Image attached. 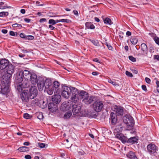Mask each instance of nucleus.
<instances>
[{"mask_svg":"<svg viewBox=\"0 0 159 159\" xmlns=\"http://www.w3.org/2000/svg\"><path fill=\"white\" fill-rule=\"evenodd\" d=\"M52 84V82L50 79L45 78V80L40 77V89L42 87L43 89L44 87V89H46L51 87Z\"/></svg>","mask_w":159,"mask_h":159,"instance_id":"nucleus-1","label":"nucleus"},{"mask_svg":"<svg viewBox=\"0 0 159 159\" xmlns=\"http://www.w3.org/2000/svg\"><path fill=\"white\" fill-rule=\"evenodd\" d=\"M124 122L126 124L129 129H131L134 125V120L133 118L131 116H127L123 117Z\"/></svg>","mask_w":159,"mask_h":159,"instance_id":"nucleus-2","label":"nucleus"},{"mask_svg":"<svg viewBox=\"0 0 159 159\" xmlns=\"http://www.w3.org/2000/svg\"><path fill=\"white\" fill-rule=\"evenodd\" d=\"M62 96L66 98H69L72 92L71 88L66 86H62Z\"/></svg>","mask_w":159,"mask_h":159,"instance_id":"nucleus-3","label":"nucleus"},{"mask_svg":"<svg viewBox=\"0 0 159 159\" xmlns=\"http://www.w3.org/2000/svg\"><path fill=\"white\" fill-rule=\"evenodd\" d=\"M29 94L30 99H33L38 94V91L36 86H31L29 89Z\"/></svg>","mask_w":159,"mask_h":159,"instance_id":"nucleus-4","label":"nucleus"},{"mask_svg":"<svg viewBox=\"0 0 159 159\" xmlns=\"http://www.w3.org/2000/svg\"><path fill=\"white\" fill-rule=\"evenodd\" d=\"M103 107V103L102 101H96L93 104V109L95 111L97 112L101 111Z\"/></svg>","mask_w":159,"mask_h":159,"instance_id":"nucleus-5","label":"nucleus"},{"mask_svg":"<svg viewBox=\"0 0 159 159\" xmlns=\"http://www.w3.org/2000/svg\"><path fill=\"white\" fill-rule=\"evenodd\" d=\"M85 97L83 100V102L86 104H89L95 101L96 98L94 96H89V94L85 96Z\"/></svg>","mask_w":159,"mask_h":159,"instance_id":"nucleus-6","label":"nucleus"},{"mask_svg":"<svg viewBox=\"0 0 159 159\" xmlns=\"http://www.w3.org/2000/svg\"><path fill=\"white\" fill-rule=\"evenodd\" d=\"M147 151L150 154L152 155L155 153L157 151V147L154 144L151 143L148 144L147 147Z\"/></svg>","mask_w":159,"mask_h":159,"instance_id":"nucleus-7","label":"nucleus"},{"mask_svg":"<svg viewBox=\"0 0 159 159\" xmlns=\"http://www.w3.org/2000/svg\"><path fill=\"white\" fill-rule=\"evenodd\" d=\"M11 75L9 73H6L2 76V84H9L10 83V79L11 77Z\"/></svg>","mask_w":159,"mask_h":159,"instance_id":"nucleus-8","label":"nucleus"},{"mask_svg":"<svg viewBox=\"0 0 159 159\" xmlns=\"http://www.w3.org/2000/svg\"><path fill=\"white\" fill-rule=\"evenodd\" d=\"M20 97L22 101L25 102H27L29 98V92L27 90H24L20 94Z\"/></svg>","mask_w":159,"mask_h":159,"instance_id":"nucleus-9","label":"nucleus"},{"mask_svg":"<svg viewBox=\"0 0 159 159\" xmlns=\"http://www.w3.org/2000/svg\"><path fill=\"white\" fill-rule=\"evenodd\" d=\"M61 100V97L59 93H54V95L52 96V101L53 102L58 104L60 103Z\"/></svg>","mask_w":159,"mask_h":159,"instance_id":"nucleus-10","label":"nucleus"},{"mask_svg":"<svg viewBox=\"0 0 159 159\" xmlns=\"http://www.w3.org/2000/svg\"><path fill=\"white\" fill-rule=\"evenodd\" d=\"M72 107V111L74 115H76L80 112L81 108V104H76L75 103L73 105Z\"/></svg>","mask_w":159,"mask_h":159,"instance_id":"nucleus-11","label":"nucleus"},{"mask_svg":"<svg viewBox=\"0 0 159 159\" xmlns=\"http://www.w3.org/2000/svg\"><path fill=\"white\" fill-rule=\"evenodd\" d=\"M71 106L69 102L65 101L61 104L60 109L62 111H66L69 110L71 108Z\"/></svg>","mask_w":159,"mask_h":159,"instance_id":"nucleus-12","label":"nucleus"},{"mask_svg":"<svg viewBox=\"0 0 159 159\" xmlns=\"http://www.w3.org/2000/svg\"><path fill=\"white\" fill-rule=\"evenodd\" d=\"M1 88V91L0 93L3 94H5L9 92L10 90L9 89V84H2Z\"/></svg>","mask_w":159,"mask_h":159,"instance_id":"nucleus-13","label":"nucleus"},{"mask_svg":"<svg viewBox=\"0 0 159 159\" xmlns=\"http://www.w3.org/2000/svg\"><path fill=\"white\" fill-rule=\"evenodd\" d=\"M110 121L112 125H115L117 122V116L113 112H111L110 115Z\"/></svg>","mask_w":159,"mask_h":159,"instance_id":"nucleus-14","label":"nucleus"},{"mask_svg":"<svg viewBox=\"0 0 159 159\" xmlns=\"http://www.w3.org/2000/svg\"><path fill=\"white\" fill-rule=\"evenodd\" d=\"M56 104L52 102L49 103L48 105V108L49 110L52 112L56 111L57 109V106Z\"/></svg>","mask_w":159,"mask_h":159,"instance_id":"nucleus-15","label":"nucleus"},{"mask_svg":"<svg viewBox=\"0 0 159 159\" xmlns=\"http://www.w3.org/2000/svg\"><path fill=\"white\" fill-rule=\"evenodd\" d=\"M116 137L121 140L123 143H127L128 138L125 136L121 133H117L116 135Z\"/></svg>","mask_w":159,"mask_h":159,"instance_id":"nucleus-16","label":"nucleus"},{"mask_svg":"<svg viewBox=\"0 0 159 159\" xmlns=\"http://www.w3.org/2000/svg\"><path fill=\"white\" fill-rule=\"evenodd\" d=\"M116 115L118 116H122L123 114V108L120 106H116L115 108Z\"/></svg>","mask_w":159,"mask_h":159,"instance_id":"nucleus-17","label":"nucleus"},{"mask_svg":"<svg viewBox=\"0 0 159 159\" xmlns=\"http://www.w3.org/2000/svg\"><path fill=\"white\" fill-rule=\"evenodd\" d=\"M0 64L1 65L0 69H3L9 65V61L8 60L6 59H2L0 61Z\"/></svg>","mask_w":159,"mask_h":159,"instance_id":"nucleus-18","label":"nucleus"},{"mask_svg":"<svg viewBox=\"0 0 159 159\" xmlns=\"http://www.w3.org/2000/svg\"><path fill=\"white\" fill-rule=\"evenodd\" d=\"M60 83L57 81H54L52 84V86L54 89V93L60 92V90L58 89Z\"/></svg>","mask_w":159,"mask_h":159,"instance_id":"nucleus-19","label":"nucleus"},{"mask_svg":"<svg viewBox=\"0 0 159 159\" xmlns=\"http://www.w3.org/2000/svg\"><path fill=\"white\" fill-rule=\"evenodd\" d=\"M24 79L23 75L22 74V71H20L16 73V80L18 83H20Z\"/></svg>","mask_w":159,"mask_h":159,"instance_id":"nucleus-20","label":"nucleus"},{"mask_svg":"<svg viewBox=\"0 0 159 159\" xmlns=\"http://www.w3.org/2000/svg\"><path fill=\"white\" fill-rule=\"evenodd\" d=\"M73 91L74 92H77V93L78 94V95L79 96L82 98L84 99V98H85L86 97L85 96H86L87 94H88V93H87L86 92L84 91H82L80 92V93H79L78 92H77V89L75 88H74V89L72 88Z\"/></svg>","mask_w":159,"mask_h":159,"instance_id":"nucleus-21","label":"nucleus"},{"mask_svg":"<svg viewBox=\"0 0 159 159\" xmlns=\"http://www.w3.org/2000/svg\"><path fill=\"white\" fill-rule=\"evenodd\" d=\"M30 80L32 84H36L38 81L37 75L34 73H32L30 76L29 80Z\"/></svg>","mask_w":159,"mask_h":159,"instance_id":"nucleus-22","label":"nucleus"},{"mask_svg":"<svg viewBox=\"0 0 159 159\" xmlns=\"http://www.w3.org/2000/svg\"><path fill=\"white\" fill-rule=\"evenodd\" d=\"M22 71V74L23 75L24 78L27 80H29L32 74L29 71L27 70H24V71Z\"/></svg>","mask_w":159,"mask_h":159,"instance_id":"nucleus-23","label":"nucleus"},{"mask_svg":"<svg viewBox=\"0 0 159 159\" xmlns=\"http://www.w3.org/2000/svg\"><path fill=\"white\" fill-rule=\"evenodd\" d=\"M5 68L7 73L9 74L12 75L14 72V67L12 64H9Z\"/></svg>","mask_w":159,"mask_h":159,"instance_id":"nucleus-24","label":"nucleus"},{"mask_svg":"<svg viewBox=\"0 0 159 159\" xmlns=\"http://www.w3.org/2000/svg\"><path fill=\"white\" fill-rule=\"evenodd\" d=\"M138 140V139L137 137H131L129 139H128L127 143L133 144L137 143Z\"/></svg>","mask_w":159,"mask_h":159,"instance_id":"nucleus-25","label":"nucleus"},{"mask_svg":"<svg viewBox=\"0 0 159 159\" xmlns=\"http://www.w3.org/2000/svg\"><path fill=\"white\" fill-rule=\"evenodd\" d=\"M123 129V127L122 124H119L116 126V128L114 130V133L115 134L116 132H117L118 133H120Z\"/></svg>","mask_w":159,"mask_h":159,"instance_id":"nucleus-26","label":"nucleus"},{"mask_svg":"<svg viewBox=\"0 0 159 159\" xmlns=\"http://www.w3.org/2000/svg\"><path fill=\"white\" fill-rule=\"evenodd\" d=\"M126 155L130 159H138L135 153L132 151L129 152Z\"/></svg>","mask_w":159,"mask_h":159,"instance_id":"nucleus-27","label":"nucleus"},{"mask_svg":"<svg viewBox=\"0 0 159 159\" xmlns=\"http://www.w3.org/2000/svg\"><path fill=\"white\" fill-rule=\"evenodd\" d=\"M78 94L77 93H72V95L71 98L72 102H77L78 100Z\"/></svg>","mask_w":159,"mask_h":159,"instance_id":"nucleus-28","label":"nucleus"},{"mask_svg":"<svg viewBox=\"0 0 159 159\" xmlns=\"http://www.w3.org/2000/svg\"><path fill=\"white\" fill-rule=\"evenodd\" d=\"M44 91L46 92L49 95H51L53 94L54 91V89L52 86H51V87H49L48 89H44Z\"/></svg>","mask_w":159,"mask_h":159,"instance_id":"nucleus-29","label":"nucleus"},{"mask_svg":"<svg viewBox=\"0 0 159 159\" xmlns=\"http://www.w3.org/2000/svg\"><path fill=\"white\" fill-rule=\"evenodd\" d=\"M141 48L143 52L147 54L148 48L146 45L144 43H142L141 45Z\"/></svg>","mask_w":159,"mask_h":159,"instance_id":"nucleus-30","label":"nucleus"},{"mask_svg":"<svg viewBox=\"0 0 159 159\" xmlns=\"http://www.w3.org/2000/svg\"><path fill=\"white\" fill-rule=\"evenodd\" d=\"M23 88H27L30 86V82L27 80H25L22 84Z\"/></svg>","mask_w":159,"mask_h":159,"instance_id":"nucleus-31","label":"nucleus"},{"mask_svg":"<svg viewBox=\"0 0 159 159\" xmlns=\"http://www.w3.org/2000/svg\"><path fill=\"white\" fill-rule=\"evenodd\" d=\"M86 27L88 29H93L95 28L94 25L90 22H87L85 24Z\"/></svg>","mask_w":159,"mask_h":159,"instance_id":"nucleus-32","label":"nucleus"},{"mask_svg":"<svg viewBox=\"0 0 159 159\" xmlns=\"http://www.w3.org/2000/svg\"><path fill=\"white\" fill-rule=\"evenodd\" d=\"M29 148L27 147L23 146L20 147L18 150L20 152H25L29 150Z\"/></svg>","mask_w":159,"mask_h":159,"instance_id":"nucleus-33","label":"nucleus"},{"mask_svg":"<svg viewBox=\"0 0 159 159\" xmlns=\"http://www.w3.org/2000/svg\"><path fill=\"white\" fill-rule=\"evenodd\" d=\"M42 102V104L40 105V108L43 109L46 108L47 106V100L44 101L43 100H40V104Z\"/></svg>","mask_w":159,"mask_h":159,"instance_id":"nucleus-34","label":"nucleus"},{"mask_svg":"<svg viewBox=\"0 0 159 159\" xmlns=\"http://www.w3.org/2000/svg\"><path fill=\"white\" fill-rule=\"evenodd\" d=\"M103 21L104 23L107 25H111L113 24L111 19L108 17L103 19Z\"/></svg>","mask_w":159,"mask_h":159,"instance_id":"nucleus-35","label":"nucleus"},{"mask_svg":"<svg viewBox=\"0 0 159 159\" xmlns=\"http://www.w3.org/2000/svg\"><path fill=\"white\" fill-rule=\"evenodd\" d=\"M72 113L71 112H66L64 115V118L65 119H69Z\"/></svg>","mask_w":159,"mask_h":159,"instance_id":"nucleus-36","label":"nucleus"},{"mask_svg":"<svg viewBox=\"0 0 159 159\" xmlns=\"http://www.w3.org/2000/svg\"><path fill=\"white\" fill-rule=\"evenodd\" d=\"M90 41L94 45L96 46H100V44L98 40L92 39L90 40Z\"/></svg>","mask_w":159,"mask_h":159,"instance_id":"nucleus-37","label":"nucleus"},{"mask_svg":"<svg viewBox=\"0 0 159 159\" xmlns=\"http://www.w3.org/2000/svg\"><path fill=\"white\" fill-rule=\"evenodd\" d=\"M131 42L133 45H135L138 42V39L135 37H133L130 39Z\"/></svg>","mask_w":159,"mask_h":159,"instance_id":"nucleus-38","label":"nucleus"},{"mask_svg":"<svg viewBox=\"0 0 159 159\" xmlns=\"http://www.w3.org/2000/svg\"><path fill=\"white\" fill-rule=\"evenodd\" d=\"M8 12L2 11L0 12V17L3 16H6L8 15Z\"/></svg>","mask_w":159,"mask_h":159,"instance_id":"nucleus-39","label":"nucleus"},{"mask_svg":"<svg viewBox=\"0 0 159 159\" xmlns=\"http://www.w3.org/2000/svg\"><path fill=\"white\" fill-rule=\"evenodd\" d=\"M22 88H23V87L22 86L21 84L17 86L16 89L18 91L20 92L22 91Z\"/></svg>","mask_w":159,"mask_h":159,"instance_id":"nucleus-40","label":"nucleus"},{"mask_svg":"<svg viewBox=\"0 0 159 159\" xmlns=\"http://www.w3.org/2000/svg\"><path fill=\"white\" fill-rule=\"evenodd\" d=\"M46 137L44 135H40V141H44L46 140Z\"/></svg>","mask_w":159,"mask_h":159,"instance_id":"nucleus-41","label":"nucleus"},{"mask_svg":"<svg viewBox=\"0 0 159 159\" xmlns=\"http://www.w3.org/2000/svg\"><path fill=\"white\" fill-rule=\"evenodd\" d=\"M48 146L47 144H46L43 143H40V148H46Z\"/></svg>","mask_w":159,"mask_h":159,"instance_id":"nucleus-42","label":"nucleus"},{"mask_svg":"<svg viewBox=\"0 0 159 159\" xmlns=\"http://www.w3.org/2000/svg\"><path fill=\"white\" fill-rule=\"evenodd\" d=\"M108 82L111 84L113 85L114 86H119V84H116V82L112 81L111 80H109Z\"/></svg>","mask_w":159,"mask_h":159,"instance_id":"nucleus-43","label":"nucleus"},{"mask_svg":"<svg viewBox=\"0 0 159 159\" xmlns=\"http://www.w3.org/2000/svg\"><path fill=\"white\" fill-rule=\"evenodd\" d=\"M23 117L26 119H30L31 116L28 113H25L24 114Z\"/></svg>","mask_w":159,"mask_h":159,"instance_id":"nucleus-44","label":"nucleus"},{"mask_svg":"<svg viewBox=\"0 0 159 159\" xmlns=\"http://www.w3.org/2000/svg\"><path fill=\"white\" fill-rule=\"evenodd\" d=\"M129 59L132 61V62H134L136 61V59L134 57L132 56H130L129 57Z\"/></svg>","mask_w":159,"mask_h":159,"instance_id":"nucleus-45","label":"nucleus"},{"mask_svg":"<svg viewBox=\"0 0 159 159\" xmlns=\"http://www.w3.org/2000/svg\"><path fill=\"white\" fill-rule=\"evenodd\" d=\"M125 74L127 76L130 77H132L133 76L132 74L128 71H126Z\"/></svg>","mask_w":159,"mask_h":159,"instance_id":"nucleus-46","label":"nucleus"},{"mask_svg":"<svg viewBox=\"0 0 159 159\" xmlns=\"http://www.w3.org/2000/svg\"><path fill=\"white\" fill-rule=\"evenodd\" d=\"M48 23L49 24H52V25L56 24L55 20L53 19H50L49 20Z\"/></svg>","mask_w":159,"mask_h":159,"instance_id":"nucleus-47","label":"nucleus"},{"mask_svg":"<svg viewBox=\"0 0 159 159\" xmlns=\"http://www.w3.org/2000/svg\"><path fill=\"white\" fill-rule=\"evenodd\" d=\"M25 39L29 40H31L34 39V37L32 35L26 36Z\"/></svg>","mask_w":159,"mask_h":159,"instance_id":"nucleus-48","label":"nucleus"},{"mask_svg":"<svg viewBox=\"0 0 159 159\" xmlns=\"http://www.w3.org/2000/svg\"><path fill=\"white\" fill-rule=\"evenodd\" d=\"M105 44L109 50H112V47L110 44H109L108 43H106Z\"/></svg>","mask_w":159,"mask_h":159,"instance_id":"nucleus-49","label":"nucleus"},{"mask_svg":"<svg viewBox=\"0 0 159 159\" xmlns=\"http://www.w3.org/2000/svg\"><path fill=\"white\" fill-rule=\"evenodd\" d=\"M154 40L157 44L159 45V38L158 37H155L154 38Z\"/></svg>","mask_w":159,"mask_h":159,"instance_id":"nucleus-50","label":"nucleus"},{"mask_svg":"<svg viewBox=\"0 0 159 159\" xmlns=\"http://www.w3.org/2000/svg\"><path fill=\"white\" fill-rule=\"evenodd\" d=\"M60 22H69L70 21V20L67 19H62L60 20Z\"/></svg>","mask_w":159,"mask_h":159,"instance_id":"nucleus-51","label":"nucleus"},{"mask_svg":"<svg viewBox=\"0 0 159 159\" xmlns=\"http://www.w3.org/2000/svg\"><path fill=\"white\" fill-rule=\"evenodd\" d=\"M9 33H10V35L13 36H15L16 34V35L17 34V33L15 32L12 31H10L9 32Z\"/></svg>","mask_w":159,"mask_h":159,"instance_id":"nucleus-52","label":"nucleus"},{"mask_svg":"<svg viewBox=\"0 0 159 159\" xmlns=\"http://www.w3.org/2000/svg\"><path fill=\"white\" fill-rule=\"evenodd\" d=\"M39 99H37V100L36 99H35L33 101V102L34 104L38 105L39 104Z\"/></svg>","mask_w":159,"mask_h":159,"instance_id":"nucleus-53","label":"nucleus"},{"mask_svg":"<svg viewBox=\"0 0 159 159\" xmlns=\"http://www.w3.org/2000/svg\"><path fill=\"white\" fill-rule=\"evenodd\" d=\"M12 26L13 27H19L22 26L21 25L17 23H15V24H14L12 25Z\"/></svg>","mask_w":159,"mask_h":159,"instance_id":"nucleus-54","label":"nucleus"},{"mask_svg":"<svg viewBox=\"0 0 159 159\" xmlns=\"http://www.w3.org/2000/svg\"><path fill=\"white\" fill-rule=\"evenodd\" d=\"M20 36L21 38H24L25 39L26 38L25 37H26V36L25 34H24L23 33H20Z\"/></svg>","mask_w":159,"mask_h":159,"instance_id":"nucleus-55","label":"nucleus"},{"mask_svg":"<svg viewBox=\"0 0 159 159\" xmlns=\"http://www.w3.org/2000/svg\"><path fill=\"white\" fill-rule=\"evenodd\" d=\"M146 82L148 84H150L151 82L150 79L146 77L145 78Z\"/></svg>","mask_w":159,"mask_h":159,"instance_id":"nucleus-56","label":"nucleus"},{"mask_svg":"<svg viewBox=\"0 0 159 159\" xmlns=\"http://www.w3.org/2000/svg\"><path fill=\"white\" fill-rule=\"evenodd\" d=\"M142 89L145 91H147L146 87L145 85H143L142 86Z\"/></svg>","mask_w":159,"mask_h":159,"instance_id":"nucleus-57","label":"nucleus"},{"mask_svg":"<svg viewBox=\"0 0 159 159\" xmlns=\"http://www.w3.org/2000/svg\"><path fill=\"white\" fill-rule=\"evenodd\" d=\"M25 158L26 159H31V157L30 155H27L25 156Z\"/></svg>","mask_w":159,"mask_h":159,"instance_id":"nucleus-58","label":"nucleus"},{"mask_svg":"<svg viewBox=\"0 0 159 159\" xmlns=\"http://www.w3.org/2000/svg\"><path fill=\"white\" fill-rule=\"evenodd\" d=\"M11 7L10 6H4L0 7V9H3L5 8H9Z\"/></svg>","mask_w":159,"mask_h":159,"instance_id":"nucleus-59","label":"nucleus"},{"mask_svg":"<svg viewBox=\"0 0 159 159\" xmlns=\"http://www.w3.org/2000/svg\"><path fill=\"white\" fill-rule=\"evenodd\" d=\"M73 12L74 14L76 16H79L78 13L77 11L75 10L73 11Z\"/></svg>","mask_w":159,"mask_h":159,"instance_id":"nucleus-60","label":"nucleus"},{"mask_svg":"<svg viewBox=\"0 0 159 159\" xmlns=\"http://www.w3.org/2000/svg\"><path fill=\"white\" fill-rule=\"evenodd\" d=\"M24 20L25 22L27 23H29L30 21V20L28 18H24Z\"/></svg>","mask_w":159,"mask_h":159,"instance_id":"nucleus-61","label":"nucleus"},{"mask_svg":"<svg viewBox=\"0 0 159 159\" xmlns=\"http://www.w3.org/2000/svg\"><path fill=\"white\" fill-rule=\"evenodd\" d=\"M154 59H157L158 61H159V56L158 55H154Z\"/></svg>","mask_w":159,"mask_h":159,"instance_id":"nucleus-62","label":"nucleus"},{"mask_svg":"<svg viewBox=\"0 0 159 159\" xmlns=\"http://www.w3.org/2000/svg\"><path fill=\"white\" fill-rule=\"evenodd\" d=\"M48 26L49 28L51 30H53L54 29V27L52 25H49Z\"/></svg>","mask_w":159,"mask_h":159,"instance_id":"nucleus-63","label":"nucleus"},{"mask_svg":"<svg viewBox=\"0 0 159 159\" xmlns=\"http://www.w3.org/2000/svg\"><path fill=\"white\" fill-rule=\"evenodd\" d=\"M47 21V20L45 18L40 19V23L46 22Z\"/></svg>","mask_w":159,"mask_h":159,"instance_id":"nucleus-64","label":"nucleus"}]
</instances>
